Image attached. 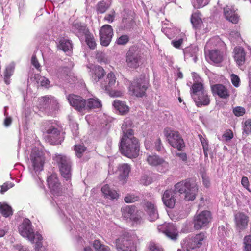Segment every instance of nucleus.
<instances>
[{"label": "nucleus", "instance_id": "obj_51", "mask_svg": "<svg viewBox=\"0 0 251 251\" xmlns=\"http://www.w3.org/2000/svg\"><path fill=\"white\" fill-rule=\"evenodd\" d=\"M230 77L232 84L236 87H238L240 84L239 77L234 74H231Z\"/></svg>", "mask_w": 251, "mask_h": 251}, {"label": "nucleus", "instance_id": "obj_34", "mask_svg": "<svg viewBox=\"0 0 251 251\" xmlns=\"http://www.w3.org/2000/svg\"><path fill=\"white\" fill-rule=\"evenodd\" d=\"M93 247L96 251H111L109 247L102 244L99 239H96L93 241Z\"/></svg>", "mask_w": 251, "mask_h": 251}, {"label": "nucleus", "instance_id": "obj_35", "mask_svg": "<svg viewBox=\"0 0 251 251\" xmlns=\"http://www.w3.org/2000/svg\"><path fill=\"white\" fill-rule=\"evenodd\" d=\"M111 3H107L104 0L99 2L96 6V10L98 14H103L110 7Z\"/></svg>", "mask_w": 251, "mask_h": 251}, {"label": "nucleus", "instance_id": "obj_64", "mask_svg": "<svg viewBox=\"0 0 251 251\" xmlns=\"http://www.w3.org/2000/svg\"><path fill=\"white\" fill-rule=\"evenodd\" d=\"M12 122V119L10 117H7L4 120V125L5 126H9Z\"/></svg>", "mask_w": 251, "mask_h": 251}, {"label": "nucleus", "instance_id": "obj_52", "mask_svg": "<svg viewBox=\"0 0 251 251\" xmlns=\"http://www.w3.org/2000/svg\"><path fill=\"white\" fill-rule=\"evenodd\" d=\"M241 184L242 186L246 188L249 192H251L249 188V181L248 178L246 176H243L241 179Z\"/></svg>", "mask_w": 251, "mask_h": 251}, {"label": "nucleus", "instance_id": "obj_44", "mask_svg": "<svg viewBox=\"0 0 251 251\" xmlns=\"http://www.w3.org/2000/svg\"><path fill=\"white\" fill-rule=\"evenodd\" d=\"M139 200V196L133 194H127L124 198V201L126 203L134 202L138 201Z\"/></svg>", "mask_w": 251, "mask_h": 251}, {"label": "nucleus", "instance_id": "obj_57", "mask_svg": "<svg viewBox=\"0 0 251 251\" xmlns=\"http://www.w3.org/2000/svg\"><path fill=\"white\" fill-rule=\"evenodd\" d=\"M183 41V39L180 38V39H178V40L172 41V44L176 48H179L181 46V44H182Z\"/></svg>", "mask_w": 251, "mask_h": 251}, {"label": "nucleus", "instance_id": "obj_61", "mask_svg": "<svg viewBox=\"0 0 251 251\" xmlns=\"http://www.w3.org/2000/svg\"><path fill=\"white\" fill-rule=\"evenodd\" d=\"M205 91V89H203V91H198V92H197L196 93H191V94H190L191 97L193 99H196L197 100H199L198 96L199 95L200 96L202 94V93H203Z\"/></svg>", "mask_w": 251, "mask_h": 251}, {"label": "nucleus", "instance_id": "obj_29", "mask_svg": "<svg viewBox=\"0 0 251 251\" xmlns=\"http://www.w3.org/2000/svg\"><path fill=\"white\" fill-rule=\"evenodd\" d=\"M198 100L193 99L196 105L198 107H201L202 105L207 106L209 104L210 101L207 92L206 90L202 93L200 96L199 95L198 96Z\"/></svg>", "mask_w": 251, "mask_h": 251}, {"label": "nucleus", "instance_id": "obj_60", "mask_svg": "<svg viewBox=\"0 0 251 251\" xmlns=\"http://www.w3.org/2000/svg\"><path fill=\"white\" fill-rule=\"evenodd\" d=\"M205 91V89H203V91H198V92H197L196 93H191V94H190L191 97L193 99H196L197 100H199L198 96L199 95L200 96L202 94V93H203Z\"/></svg>", "mask_w": 251, "mask_h": 251}, {"label": "nucleus", "instance_id": "obj_36", "mask_svg": "<svg viewBox=\"0 0 251 251\" xmlns=\"http://www.w3.org/2000/svg\"><path fill=\"white\" fill-rule=\"evenodd\" d=\"M85 42L91 49H94L96 47V43L93 34L89 32L85 33Z\"/></svg>", "mask_w": 251, "mask_h": 251}, {"label": "nucleus", "instance_id": "obj_50", "mask_svg": "<svg viewBox=\"0 0 251 251\" xmlns=\"http://www.w3.org/2000/svg\"><path fill=\"white\" fill-rule=\"evenodd\" d=\"M196 1L197 3L194 4V6L198 9L204 7L208 3V0H196Z\"/></svg>", "mask_w": 251, "mask_h": 251}, {"label": "nucleus", "instance_id": "obj_19", "mask_svg": "<svg viewBox=\"0 0 251 251\" xmlns=\"http://www.w3.org/2000/svg\"><path fill=\"white\" fill-rule=\"evenodd\" d=\"M234 217L236 227L240 230L245 229L248 224V217L242 212H238L235 215Z\"/></svg>", "mask_w": 251, "mask_h": 251}, {"label": "nucleus", "instance_id": "obj_39", "mask_svg": "<svg viewBox=\"0 0 251 251\" xmlns=\"http://www.w3.org/2000/svg\"><path fill=\"white\" fill-rule=\"evenodd\" d=\"M243 251H251V235H246L243 240Z\"/></svg>", "mask_w": 251, "mask_h": 251}, {"label": "nucleus", "instance_id": "obj_58", "mask_svg": "<svg viewBox=\"0 0 251 251\" xmlns=\"http://www.w3.org/2000/svg\"><path fill=\"white\" fill-rule=\"evenodd\" d=\"M45 249L43 247L42 242L40 241H37L35 243V250L36 251H43Z\"/></svg>", "mask_w": 251, "mask_h": 251}, {"label": "nucleus", "instance_id": "obj_12", "mask_svg": "<svg viewBox=\"0 0 251 251\" xmlns=\"http://www.w3.org/2000/svg\"><path fill=\"white\" fill-rule=\"evenodd\" d=\"M19 233L24 237L27 238L32 243H34L35 234L31 221L27 218L25 219L18 227Z\"/></svg>", "mask_w": 251, "mask_h": 251}, {"label": "nucleus", "instance_id": "obj_54", "mask_svg": "<svg viewBox=\"0 0 251 251\" xmlns=\"http://www.w3.org/2000/svg\"><path fill=\"white\" fill-rule=\"evenodd\" d=\"M223 137L225 138L226 141L230 140L233 137V133L232 130H227L223 135Z\"/></svg>", "mask_w": 251, "mask_h": 251}, {"label": "nucleus", "instance_id": "obj_42", "mask_svg": "<svg viewBox=\"0 0 251 251\" xmlns=\"http://www.w3.org/2000/svg\"><path fill=\"white\" fill-rule=\"evenodd\" d=\"M191 21L196 28L199 27L200 25L202 23L201 19L196 14L192 15Z\"/></svg>", "mask_w": 251, "mask_h": 251}, {"label": "nucleus", "instance_id": "obj_16", "mask_svg": "<svg viewBox=\"0 0 251 251\" xmlns=\"http://www.w3.org/2000/svg\"><path fill=\"white\" fill-rule=\"evenodd\" d=\"M47 134V139L49 142L52 145L56 144L59 138L60 130L53 126H50L46 129Z\"/></svg>", "mask_w": 251, "mask_h": 251}, {"label": "nucleus", "instance_id": "obj_43", "mask_svg": "<svg viewBox=\"0 0 251 251\" xmlns=\"http://www.w3.org/2000/svg\"><path fill=\"white\" fill-rule=\"evenodd\" d=\"M14 72V68L12 66H8L6 68L4 72V75L5 77V81L7 84H9L7 80L9 79L11 76L13 75Z\"/></svg>", "mask_w": 251, "mask_h": 251}, {"label": "nucleus", "instance_id": "obj_45", "mask_svg": "<svg viewBox=\"0 0 251 251\" xmlns=\"http://www.w3.org/2000/svg\"><path fill=\"white\" fill-rule=\"evenodd\" d=\"M243 132L249 135L251 132V119L246 120L243 127Z\"/></svg>", "mask_w": 251, "mask_h": 251}, {"label": "nucleus", "instance_id": "obj_5", "mask_svg": "<svg viewBox=\"0 0 251 251\" xmlns=\"http://www.w3.org/2000/svg\"><path fill=\"white\" fill-rule=\"evenodd\" d=\"M163 133L168 142L172 147L177 149L179 151L183 150L185 147V144L178 131L167 127L164 129Z\"/></svg>", "mask_w": 251, "mask_h": 251}, {"label": "nucleus", "instance_id": "obj_20", "mask_svg": "<svg viewBox=\"0 0 251 251\" xmlns=\"http://www.w3.org/2000/svg\"><path fill=\"white\" fill-rule=\"evenodd\" d=\"M206 59H209L214 63H220L223 59V53L219 50L213 49L209 50L206 54Z\"/></svg>", "mask_w": 251, "mask_h": 251}, {"label": "nucleus", "instance_id": "obj_15", "mask_svg": "<svg viewBox=\"0 0 251 251\" xmlns=\"http://www.w3.org/2000/svg\"><path fill=\"white\" fill-rule=\"evenodd\" d=\"M157 229L160 232L164 234L172 240L176 241L178 237V231L172 223H164L159 225Z\"/></svg>", "mask_w": 251, "mask_h": 251}, {"label": "nucleus", "instance_id": "obj_23", "mask_svg": "<svg viewBox=\"0 0 251 251\" xmlns=\"http://www.w3.org/2000/svg\"><path fill=\"white\" fill-rule=\"evenodd\" d=\"M118 169L119 171V179L123 181V183L126 182L131 170L130 166L128 164L124 163L119 165Z\"/></svg>", "mask_w": 251, "mask_h": 251}, {"label": "nucleus", "instance_id": "obj_56", "mask_svg": "<svg viewBox=\"0 0 251 251\" xmlns=\"http://www.w3.org/2000/svg\"><path fill=\"white\" fill-rule=\"evenodd\" d=\"M176 156L179 157L180 159L184 162H186L188 159L187 155L184 152H176Z\"/></svg>", "mask_w": 251, "mask_h": 251}, {"label": "nucleus", "instance_id": "obj_11", "mask_svg": "<svg viewBox=\"0 0 251 251\" xmlns=\"http://www.w3.org/2000/svg\"><path fill=\"white\" fill-rule=\"evenodd\" d=\"M49 189L54 196H61L63 194V189L56 173L49 176L47 179Z\"/></svg>", "mask_w": 251, "mask_h": 251}, {"label": "nucleus", "instance_id": "obj_8", "mask_svg": "<svg viewBox=\"0 0 251 251\" xmlns=\"http://www.w3.org/2000/svg\"><path fill=\"white\" fill-rule=\"evenodd\" d=\"M142 56L140 51L135 47L130 48L126 54L127 65L130 68H137L141 62Z\"/></svg>", "mask_w": 251, "mask_h": 251}, {"label": "nucleus", "instance_id": "obj_21", "mask_svg": "<svg viewBox=\"0 0 251 251\" xmlns=\"http://www.w3.org/2000/svg\"><path fill=\"white\" fill-rule=\"evenodd\" d=\"M224 14L226 20L233 24H237L239 20V17L235 11L229 6L224 8Z\"/></svg>", "mask_w": 251, "mask_h": 251}, {"label": "nucleus", "instance_id": "obj_4", "mask_svg": "<svg viewBox=\"0 0 251 251\" xmlns=\"http://www.w3.org/2000/svg\"><path fill=\"white\" fill-rule=\"evenodd\" d=\"M118 85V82L116 81V78L114 74L112 72L109 73L105 79L100 82V87L111 97H121L123 93L121 91L115 90Z\"/></svg>", "mask_w": 251, "mask_h": 251}, {"label": "nucleus", "instance_id": "obj_62", "mask_svg": "<svg viewBox=\"0 0 251 251\" xmlns=\"http://www.w3.org/2000/svg\"><path fill=\"white\" fill-rule=\"evenodd\" d=\"M155 146L158 151H161L162 148V142L160 138H158L155 142Z\"/></svg>", "mask_w": 251, "mask_h": 251}, {"label": "nucleus", "instance_id": "obj_38", "mask_svg": "<svg viewBox=\"0 0 251 251\" xmlns=\"http://www.w3.org/2000/svg\"><path fill=\"white\" fill-rule=\"evenodd\" d=\"M0 213L5 217H8L13 214L11 207L7 204L0 202Z\"/></svg>", "mask_w": 251, "mask_h": 251}, {"label": "nucleus", "instance_id": "obj_13", "mask_svg": "<svg viewBox=\"0 0 251 251\" xmlns=\"http://www.w3.org/2000/svg\"><path fill=\"white\" fill-rule=\"evenodd\" d=\"M30 159L32 166L35 172L41 171L43 169L45 159L42 151L37 149L32 150Z\"/></svg>", "mask_w": 251, "mask_h": 251}, {"label": "nucleus", "instance_id": "obj_28", "mask_svg": "<svg viewBox=\"0 0 251 251\" xmlns=\"http://www.w3.org/2000/svg\"><path fill=\"white\" fill-rule=\"evenodd\" d=\"M57 47L64 52H68L71 51L73 49V45L71 41L63 37L59 40Z\"/></svg>", "mask_w": 251, "mask_h": 251}, {"label": "nucleus", "instance_id": "obj_2", "mask_svg": "<svg viewBox=\"0 0 251 251\" xmlns=\"http://www.w3.org/2000/svg\"><path fill=\"white\" fill-rule=\"evenodd\" d=\"M175 191L184 195L185 201H194L198 192V186L193 178H188L175 185Z\"/></svg>", "mask_w": 251, "mask_h": 251}, {"label": "nucleus", "instance_id": "obj_25", "mask_svg": "<svg viewBox=\"0 0 251 251\" xmlns=\"http://www.w3.org/2000/svg\"><path fill=\"white\" fill-rule=\"evenodd\" d=\"M86 100L85 104V112H89L92 109L99 108L102 106V104L100 100L97 98H89Z\"/></svg>", "mask_w": 251, "mask_h": 251}, {"label": "nucleus", "instance_id": "obj_37", "mask_svg": "<svg viewBox=\"0 0 251 251\" xmlns=\"http://www.w3.org/2000/svg\"><path fill=\"white\" fill-rule=\"evenodd\" d=\"M34 79L38 84H40L41 86L48 88L49 87L50 81L44 76H42L39 74H35Z\"/></svg>", "mask_w": 251, "mask_h": 251}, {"label": "nucleus", "instance_id": "obj_14", "mask_svg": "<svg viewBox=\"0 0 251 251\" xmlns=\"http://www.w3.org/2000/svg\"><path fill=\"white\" fill-rule=\"evenodd\" d=\"M100 41L102 46H108L113 36V29L109 25H104L99 30Z\"/></svg>", "mask_w": 251, "mask_h": 251}, {"label": "nucleus", "instance_id": "obj_63", "mask_svg": "<svg viewBox=\"0 0 251 251\" xmlns=\"http://www.w3.org/2000/svg\"><path fill=\"white\" fill-rule=\"evenodd\" d=\"M130 219L135 223H140L141 218L138 216H134V215L130 218Z\"/></svg>", "mask_w": 251, "mask_h": 251}, {"label": "nucleus", "instance_id": "obj_27", "mask_svg": "<svg viewBox=\"0 0 251 251\" xmlns=\"http://www.w3.org/2000/svg\"><path fill=\"white\" fill-rule=\"evenodd\" d=\"M101 191L104 196L106 198L111 200L117 199L119 195L115 190L111 189L107 184L103 186L101 189Z\"/></svg>", "mask_w": 251, "mask_h": 251}, {"label": "nucleus", "instance_id": "obj_59", "mask_svg": "<svg viewBox=\"0 0 251 251\" xmlns=\"http://www.w3.org/2000/svg\"><path fill=\"white\" fill-rule=\"evenodd\" d=\"M199 138L200 139L201 142L202 144V148L207 147L209 146L208 141L206 139L203 138L202 135H199Z\"/></svg>", "mask_w": 251, "mask_h": 251}, {"label": "nucleus", "instance_id": "obj_18", "mask_svg": "<svg viewBox=\"0 0 251 251\" xmlns=\"http://www.w3.org/2000/svg\"><path fill=\"white\" fill-rule=\"evenodd\" d=\"M211 90L213 94L217 95L222 99H227L230 96L229 91L224 85L217 84L211 87Z\"/></svg>", "mask_w": 251, "mask_h": 251}, {"label": "nucleus", "instance_id": "obj_40", "mask_svg": "<svg viewBox=\"0 0 251 251\" xmlns=\"http://www.w3.org/2000/svg\"><path fill=\"white\" fill-rule=\"evenodd\" d=\"M86 149V147L83 145L78 144L75 145L74 146V150L75 151L76 155L79 158L82 157L83 153L85 152Z\"/></svg>", "mask_w": 251, "mask_h": 251}, {"label": "nucleus", "instance_id": "obj_33", "mask_svg": "<svg viewBox=\"0 0 251 251\" xmlns=\"http://www.w3.org/2000/svg\"><path fill=\"white\" fill-rule=\"evenodd\" d=\"M147 161L150 165L153 166L161 165L164 162L162 158L155 155H149L147 158Z\"/></svg>", "mask_w": 251, "mask_h": 251}, {"label": "nucleus", "instance_id": "obj_1", "mask_svg": "<svg viewBox=\"0 0 251 251\" xmlns=\"http://www.w3.org/2000/svg\"><path fill=\"white\" fill-rule=\"evenodd\" d=\"M122 136L120 139L119 150L121 153L129 158H136L139 155L140 144L138 139L134 136L131 125L124 122L122 126Z\"/></svg>", "mask_w": 251, "mask_h": 251}, {"label": "nucleus", "instance_id": "obj_30", "mask_svg": "<svg viewBox=\"0 0 251 251\" xmlns=\"http://www.w3.org/2000/svg\"><path fill=\"white\" fill-rule=\"evenodd\" d=\"M113 105L122 115L126 114L129 110V107L125 102L119 100H114Z\"/></svg>", "mask_w": 251, "mask_h": 251}, {"label": "nucleus", "instance_id": "obj_46", "mask_svg": "<svg viewBox=\"0 0 251 251\" xmlns=\"http://www.w3.org/2000/svg\"><path fill=\"white\" fill-rule=\"evenodd\" d=\"M129 41V37L128 35H123L117 39L116 43L118 45H124L127 43Z\"/></svg>", "mask_w": 251, "mask_h": 251}, {"label": "nucleus", "instance_id": "obj_3", "mask_svg": "<svg viewBox=\"0 0 251 251\" xmlns=\"http://www.w3.org/2000/svg\"><path fill=\"white\" fill-rule=\"evenodd\" d=\"M54 164L58 167L61 176L66 180L72 176V162L69 158L62 154L56 153L52 157Z\"/></svg>", "mask_w": 251, "mask_h": 251}, {"label": "nucleus", "instance_id": "obj_7", "mask_svg": "<svg viewBox=\"0 0 251 251\" xmlns=\"http://www.w3.org/2000/svg\"><path fill=\"white\" fill-rule=\"evenodd\" d=\"M212 218L211 213L208 210H204L195 215L193 220L194 228L200 230L207 226Z\"/></svg>", "mask_w": 251, "mask_h": 251}, {"label": "nucleus", "instance_id": "obj_55", "mask_svg": "<svg viewBox=\"0 0 251 251\" xmlns=\"http://www.w3.org/2000/svg\"><path fill=\"white\" fill-rule=\"evenodd\" d=\"M149 249L150 251H163L162 248L159 247L154 243H151L149 246Z\"/></svg>", "mask_w": 251, "mask_h": 251}, {"label": "nucleus", "instance_id": "obj_49", "mask_svg": "<svg viewBox=\"0 0 251 251\" xmlns=\"http://www.w3.org/2000/svg\"><path fill=\"white\" fill-rule=\"evenodd\" d=\"M14 184L10 182H6L4 183L1 186L0 189V193L1 194H4L5 192H6L10 188L13 187Z\"/></svg>", "mask_w": 251, "mask_h": 251}, {"label": "nucleus", "instance_id": "obj_48", "mask_svg": "<svg viewBox=\"0 0 251 251\" xmlns=\"http://www.w3.org/2000/svg\"><path fill=\"white\" fill-rule=\"evenodd\" d=\"M116 15V12L114 10L110 11L109 14L106 15L104 17V20L107 21L108 23H112L114 21Z\"/></svg>", "mask_w": 251, "mask_h": 251}, {"label": "nucleus", "instance_id": "obj_47", "mask_svg": "<svg viewBox=\"0 0 251 251\" xmlns=\"http://www.w3.org/2000/svg\"><path fill=\"white\" fill-rule=\"evenodd\" d=\"M246 112L245 109L241 106H237L233 108V113L237 117L242 116L245 114Z\"/></svg>", "mask_w": 251, "mask_h": 251}, {"label": "nucleus", "instance_id": "obj_32", "mask_svg": "<svg viewBox=\"0 0 251 251\" xmlns=\"http://www.w3.org/2000/svg\"><path fill=\"white\" fill-rule=\"evenodd\" d=\"M135 206L126 205L121 208L122 217L125 219H130L134 214L135 211Z\"/></svg>", "mask_w": 251, "mask_h": 251}, {"label": "nucleus", "instance_id": "obj_41", "mask_svg": "<svg viewBox=\"0 0 251 251\" xmlns=\"http://www.w3.org/2000/svg\"><path fill=\"white\" fill-rule=\"evenodd\" d=\"M204 89L203 85L201 82H196L194 83L190 90V94L193 93H196L198 91H203V89Z\"/></svg>", "mask_w": 251, "mask_h": 251}, {"label": "nucleus", "instance_id": "obj_6", "mask_svg": "<svg viewBox=\"0 0 251 251\" xmlns=\"http://www.w3.org/2000/svg\"><path fill=\"white\" fill-rule=\"evenodd\" d=\"M148 84L143 78L134 79L130 83L129 91L137 97H143L146 94Z\"/></svg>", "mask_w": 251, "mask_h": 251}, {"label": "nucleus", "instance_id": "obj_53", "mask_svg": "<svg viewBox=\"0 0 251 251\" xmlns=\"http://www.w3.org/2000/svg\"><path fill=\"white\" fill-rule=\"evenodd\" d=\"M31 63L37 70H40L41 66L35 55L32 56Z\"/></svg>", "mask_w": 251, "mask_h": 251}, {"label": "nucleus", "instance_id": "obj_10", "mask_svg": "<svg viewBox=\"0 0 251 251\" xmlns=\"http://www.w3.org/2000/svg\"><path fill=\"white\" fill-rule=\"evenodd\" d=\"M67 99L70 105L75 110L79 112H85L86 100L81 96L74 94H69Z\"/></svg>", "mask_w": 251, "mask_h": 251}, {"label": "nucleus", "instance_id": "obj_24", "mask_svg": "<svg viewBox=\"0 0 251 251\" xmlns=\"http://www.w3.org/2000/svg\"><path fill=\"white\" fill-rule=\"evenodd\" d=\"M130 241L126 238L121 236L115 241L116 247L118 251H128Z\"/></svg>", "mask_w": 251, "mask_h": 251}, {"label": "nucleus", "instance_id": "obj_26", "mask_svg": "<svg viewBox=\"0 0 251 251\" xmlns=\"http://www.w3.org/2000/svg\"><path fill=\"white\" fill-rule=\"evenodd\" d=\"M145 210L148 213L150 220L154 221L158 217L157 209L154 205L151 202L148 201L145 203Z\"/></svg>", "mask_w": 251, "mask_h": 251}, {"label": "nucleus", "instance_id": "obj_22", "mask_svg": "<svg viewBox=\"0 0 251 251\" xmlns=\"http://www.w3.org/2000/svg\"><path fill=\"white\" fill-rule=\"evenodd\" d=\"M234 59L238 66H241L245 61L246 53L241 47H236L234 49Z\"/></svg>", "mask_w": 251, "mask_h": 251}, {"label": "nucleus", "instance_id": "obj_9", "mask_svg": "<svg viewBox=\"0 0 251 251\" xmlns=\"http://www.w3.org/2000/svg\"><path fill=\"white\" fill-rule=\"evenodd\" d=\"M206 239L205 233L201 232L187 239V251H198V250L204 244Z\"/></svg>", "mask_w": 251, "mask_h": 251}, {"label": "nucleus", "instance_id": "obj_31", "mask_svg": "<svg viewBox=\"0 0 251 251\" xmlns=\"http://www.w3.org/2000/svg\"><path fill=\"white\" fill-rule=\"evenodd\" d=\"M105 75V72L104 69L100 66H97L94 68L92 78L95 81L98 82Z\"/></svg>", "mask_w": 251, "mask_h": 251}, {"label": "nucleus", "instance_id": "obj_17", "mask_svg": "<svg viewBox=\"0 0 251 251\" xmlns=\"http://www.w3.org/2000/svg\"><path fill=\"white\" fill-rule=\"evenodd\" d=\"M176 192L170 189L166 190L162 196V199L164 204L170 208H173L175 206L176 199L174 197V194Z\"/></svg>", "mask_w": 251, "mask_h": 251}]
</instances>
